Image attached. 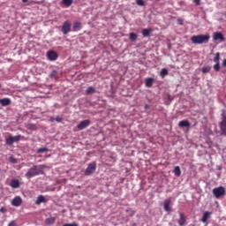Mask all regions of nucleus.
Returning a JSON list of instances; mask_svg holds the SVG:
<instances>
[{
	"label": "nucleus",
	"instance_id": "1",
	"mask_svg": "<svg viewBox=\"0 0 226 226\" xmlns=\"http://www.w3.org/2000/svg\"><path fill=\"white\" fill-rule=\"evenodd\" d=\"M43 169H45V165L43 164L34 165L28 170V171L25 174V176L28 179H30V177L40 176V174H43Z\"/></svg>",
	"mask_w": 226,
	"mask_h": 226
},
{
	"label": "nucleus",
	"instance_id": "2",
	"mask_svg": "<svg viewBox=\"0 0 226 226\" xmlns=\"http://www.w3.org/2000/svg\"><path fill=\"white\" fill-rule=\"evenodd\" d=\"M210 36L208 34H199L191 37V41L195 45H202L208 43Z\"/></svg>",
	"mask_w": 226,
	"mask_h": 226
},
{
	"label": "nucleus",
	"instance_id": "3",
	"mask_svg": "<svg viewBox=\"0 0 226 226\" xmlns=\"http://www.w3.org/2000/svg\"><path fill=\"white\" fill-rule=\"evenodd\" d=\"M221 122L219 124L221 135H224L226 137V110L222 109L221 114Z\"/></svg>",
	"mask_w": 226,
	"mask_h": 226
},
{
	"label": "nucleus",
	"instance_id": "4",
	"mask_svg": "<svg viewBox=\"0 0 226 226\" xmlns=\"http://www.w3.org/2000/svg\"><path fill=\"white\" fill-rule=\"evenodd\" d=\"M212 193L215 199H222V197H225V187H215L213 189Z\"/></svg>",
	"mask_w": 226,
	"mask_h": 226
},
{
	"label": "nucleus",
	"instance_id": "5",
	"mask_svg": "<svg viewBox=\"0 0 226 226\" xmlns=\"http://www.w3.org/2000/svg\"><path fill=\"white\" fill-rule=\"evenodd\" d=\"M20 137H22L20 134L17 136H9L5 139V143L7 146H12L15 142H19V140H20Z\"/></svg>",
	"mask_w": 226,
	"mask_h": 226
},
{
	"label": "nucleus",
	"instance_id": "6",
	"mask_svg": "<svg viewBox=\"0 0 226 226\" xmlns=\"http://www.w3.org/2000/svg\"><path fill=\"white\" fill-rule=\"evenodd\" d=\"M96 171V163L93 162L88 164L87 168L85 170V176H91L92 174H94Z\"/></svg>",
	"mask_w": 226,
	"mask_h": 226
},
{
	"label": "nucleus",
	"instance_id": "7",
	"mask_svg": "<svg viewBox=\"0 0 226 226\" xmlns=\"http://www.w3.org/2000/svg\"><path fill=\"white\" fill-rule=\"evenodd\" d=\"M63 34H68L72 31V23L70 21L64 22L61 29Z\"/></svg>",
	"mask_w": 226,
	"mask_h": 226
},
{
	"label": "nucleus",
	"instance_id": "8",
	"mask_svg": "<svg viewBox=\"0 0 226 226\" xmlns=\"http://www.w3.org/2000/svg\"><path fill=\"white\" fill-rule=\"evenodd\" d=\"M47 57L49 61H57L59 55H57V52L54 50H49L47 52Z\"/></svg>",
	"mask_w": 226,
	"mask_h": 226
},
{
	"label": "nucleus",
	"instance_id": "9",
	"mask_svg": "<svg viewBox=\"0 0 226 226\" xmlns=\"http://www.w3.org/2000/svg\"><path fill=\"white\" fill-rule=\"evenodd\" d=\"M90 124H91V120L89 119L83 120L77 125V128L78 130H86V128H87V126H89Z\"/></svg>",
	"mask_w": 226,
	"mask_h": 226
},
{
	"label": "nucleus",
	"instance_id": "10",
	"mask_svg": "<svg viewBox=\"0 0 226 226\" xmlns=\"http://www.w3.org/2000/svg\"><path fill=\"white\" fill-rule=\"evenodd\" d=\"M22 204V198L20 196H16L11 200V206H14V207H19Z\"/></svg>",
	"mask_w": 226,
	"mask_h": 226
},
{
	"label": "nucleus",
	"instance_id": "11",
	"mask_svg": "<svg viewBox=\"0 0 226 226\" xmlns=\"http://www.w3.org/2000/svg\"><path fill=\"white\" fill-rule=\"evenodd\" d=\"M170 204H171L170 199H167L164 200L163 206H164V211H166V213H170V211H172V207H170Z\"/></svg>",
	"mask_w": 226,
	"mask_h": 226
},
{
	"label": "nucleus",
	"instance_id": "12",
	"mask_svg": "<svg viewBox=\"0 0 226 226\" xmlns=\"http://www.w3.org/2000/svg\"><path fill=\"white\" fill-rule=\"evenodd\" d=\"M10 186L14 189L20 188V181L17 178H14L11 181Z\"/></svg>",
	"mask_w": 226,
	"mask_h": 226
},
{
	"label": "nucleus",
	"instance_id": "13",
	"mask_svg": "<svg viewBox=\"0 0 226 226\" xmlns=\"http://www.w3.org/2000/svg\"><path fill=\"white\" fill-rule=\"evenodd\" d=\"M11 104V100L10 98H3L0 99V105H2V107H8V105Z\"/></svg>",
	"mask_w": 226,
	"mask_h": 226
},
{
	"label": "nucleus",
	"instance_id": "14",
	"mask_svg": "<svg viewBox=\"0 0 226 226\" xmlns=\"http://www.w3.org/2000/svg\"><path fill=\"white\" fill-rule=\"evenodd\" d=\"M179 128H190L192 126V124L188 120H182L178 123Z\"/></svg>",
	"mask_w": 226,
	"mask_h": 226
},
{
	"label": "nucleus",
	"instance_id": "15",
	"mask_svg": "<svg viewBox=\"0 0 226 226\" xmlns=\"http://www.w3.org/2000/svg\"><path fill=\"white\" fill-rule=\"evenodd\" d=\"M211 215L212 213L209 212V211H207L203 214V216L201 218V222L202 223H207V220H209V218H211Z\"/></svg>",
	"mask_w": 226,
	"mask_h": 226
},
{
	"label": "nucleus",
	"instance_id": "16",
	"mask_svg": "<svg viewBox=\"0 0 226 226\" xmlns=\"http://www.w3.org/2000/svg\"><path fill=\"white\" fill-rule=\"evenodd\" d=\"M153 84H154V79L146 78V79H145L146 87H153Z\"/></svg>",
	"mask_w": 226,
	"mask_h": 226
},
{
	"label": "nucleus",
	"instance_id": "17",
	"mask_svg": "<svg viewBox=\"0 0 226 226\" xmlns=\"http://www.w3.org/2000/svg\"><path fill=\"white\" fill-rule=\"evenodd\" d=\"M43 202H47V200L45 199V196L43 195H39L37 197V200H35V204L36 206H40V204L43 203Z\"/></svg>",
	"mask_w": 226,
	"mask_h": 226
},
{
	"label": "nucleus",
	"instance_id": "18",
	"mask_svg": "<svg viewBox=\"0 0 226 226\" xmlns=\"http://www.w3.org/2000/svg\"><path fill=\"white\" fill-rule=\"evenodd\" d=\"M96 93V88L94 87H88L85 92V94H94Z\"/></svg>",
	"mask_w": 226,
	"mask_h": 226
},
{
	"label": "nucleus",
	"instance_id": "19",
	"mask_svg": "<svg viewBox=\"0 0 226 226\" xmlns=\"http://www.w3.org/2000/svg\"><path fill=\"white\" fill-rule=\"evenodd\" d=\"M186 223V217L183 213L180 214V218L178 219V224L183 226Z\"/></svg>",
	"mask_w": 226,
	"mask_h": 226
},
{
	"label": "nucleus",
	"instance_id": "20",
	"mask_svg": "<svg viewBox=\"0 0 226 226\" xmlns=\"http://www.w3.org/2000/svg\"><path fill=\"white\" fill-rule=\"evenodd\" d=\"M80 29H82V25L80 24V22H75L72 26V31L77 32L80 31Z\"/></svg>",
	"mask_w": 226,
	"mask_h": 226
},
{
	"label": "nucleus",
	"instance_id": "21",
	"mask_svg": "<svg viewBox=\"0 0 226 226\" xmlns=\"http://www.w3.org/2000/svg\"><path fill=\"white\" fill-rule=\"evenodd\" d=\"M153 31V29L149 28H145L142 30L141 34H142V36H144L145 38H147V36H149V34H151V32Z\"/></svg>",
	"mask_w": 226,
	"mask_h": 226
},
{
	"label": "nucleus",
	"instance_id": "22",
	"mask_svg": "<svg viewBox=\"0 0 226 226\" xmlns=\"http://www.w3.org/2000/svg\"><path fill=\"white\" fill-rule=\"evenodd\" d=\"M45 223L46 225H54V223H56V217L47 218Z\"/></svg>",
	"mask_w": 226,
	"mask_h": 226
},
{
	"label": "nucleus",
	"instance_id": "23",
	"mask_svg": "<svg viewBox=\"0 0 226 226\" xmlns=\"http://www.w3.org/2000/svg\"><path fill=\"white\" fill-rule=\"evenodd\" d=\"M62 4H64L66 8H70L73 4V0H62Z\"/></svg>",
	"mask_w": 226,
	"mask_h": 226
},
{
	"label": "nucleus",
	"instance_id": "24",
	"mask_svg": "<svg viewBox=\"0 0 226 226\" xmlns=\"http://www.w3.org/2000/svg\"><path fill=\"white\" fill-rule=\"evenodd\" d=\"M137 38H139V35L136 33H130L129 34V40H131V41H136Z\"/></svg>",
	"mask_w": 226,
	"mask_h": 226
},
{
	"label": "nucleus",
	"instance_id": "25",
	"mask_svg": "<svg viewBox=\"0 0 226 226\" xmlns=\"http://www.w3.org/2000/svg\"><path fill=\"white\" fill-rule=\"evenodd\" d=\"M214 40H222V41H223V40H224L223 34H222V33L216 32V33L214 34Z\"/></svg>",
	"mask_w": 226,
	"mask_h": 226
},
{
	"label": "nucleus",
	"instance_id": "26",
	"mask_svg": "<svg viewBox=\"0 0 226 226\" xmlns=\"http://www.w3.org/2000/svg\"><path fill=\"white\" fill-rule=\"evenodd\" d=\"M174 174L175 176H177V177H179V176H181V168L179 166L175 167Z\"/></svg>",
	"mask_w": 226,
	"mask_h": 226
},
{
	"label": "nucleus",
	"instance_id": "27",
	"mask_svg": "<svg viewBox=\"0 0 226 226\" xmlns=\"http://www.w3.org/2000/svg\"><path fill=\"white\" fill-rule=\"evenodd\" d=\"M213 61L214 63H220V52L215 53Z\"/></svg>",
	"mask_w": 226,
	"mask_h": 226
},
{
	"label": "nucleus",
	"instance_id": "28",
	"mask_svg": "<svg viewBox=\"0 0 226 226\" xmlns=\"http://www.w3.org/2000/svg\"><path fill=\"white\" fill-rule=\"evenodd\" d=\"M160 75L161 77H166V75H169V70L165 68L162 69Z\"/></svg>",
	"mask_w": 226,
	"mask_h": 226
},
{
	"label": "nucleus",
	"instance_id": "29",
	"mask_svg": "<svg viewBox=\"0 0 226 226\" xmlns=\"http://www.w3.org/2000/svg\"><path fill=\"white\" fill-rule=\"evenodd\" d=\"M211 72V66H206L202 68V73H209Z\"/></svg>",
	"mask_w": 226,
	"mask_h": 226
},
{
	"label": "nucleus",
	"instance_id": "30",
	"mask_svg": "<svg viewBox=\"0 0 226 226\" xmlns=\"http://www.w3.org/2000/svg\"><path fill=\"white\" fill-rule=\"evenodd\" d=\"M9 162L10 163H13V164H17L19 162V161L17 160V158H14L13 156H11L9 158Z\"/></svg>",
	"mask_w": 226,
	"mask_h": 226
},
{
	"label": "nucleus",
	"instance_id": "31",
	"mask_svg": "<svg viewBox=\"0 0 226 226\" xmlns=\"http://www.w3.org/2000/svg\"><path fill=\"white\" fill-rule=\"evenodd\" d=\"M136 4H138V6H144L146 3L144 0H136Z\"/></svg>",
	"mask_w": 226,
	"mask_h": 226
},
{
	"label": "nucleus",
	"instance_id": "32",
	"mask_svg": "<svg viewBox=\"0 0 226 226\" xmlns=\"http://www.w3.org/2000/svg\"><path fill=\"white\" fill-rule=\"evenodd\" d=\"M49 151V148L47 147H41L37 150V153H47Z\"/></svg>",
	"mask_w": 226,
	"mask_h": 226
},
{
	"label": "nucleus",
	"instance_id": "33",
	"mask_svg": "<svg viewBox=\"0 0 226 226\" xmlns=\"http://www.w3.org/2000/svg\"><path fill=\"white\" fill-rule=\"evenodd\" d=\"M214 70L215 72H218L220 70V63H215V64L214 65Z\"/></svg>",
	"mask_w": 226,
	"mask_h": 226
},
{
	"label": "nucleus",
	"instance_id": "34",
	"mask_svg": "<svg viewBox=\"0 0 226 226\" xmlns=\"http://www.w3.org/2000/svg\"><path fill=\"white\" fill-rule=\"evenodd\" d=\"M55 121H56V123H61V121H63V117H56L54 118Z\"/></svg>",
	"mask_w": 226,
	"mask_h": 226
},
{
	"label": "nucleus",
	"instance_id": "35",
	"mask_svg": "<svg viewBox=\"0 0 226 226\" xmlns=\"http://www.w3.org/2000/svg\"><path fill=\"white\" fill-rule=\"evenodd\" d=\"M57 75V71H52L50 73V77H56Z\"/></svg>",
	"mask_w": 226,
	"mask_h": 226
},
{
	"label": "nucleus",
	"instance_id": "36",
	"mask_svg": "<svg viewBox=\"0 0 226 226\" xmlns=\"http://www.w3.org/2000/svg\"><path fill=\"white\" fill-rule=\"evenodd\" d=\"M6 208L4 207H2L1 208H0V213H6Z\"/></svg>",
	"mask_w": 226,
	"mask_h": 226
},
{
	"label": "nucleus",
	"instance_id": "37",
	"mask_svg": "<svg viewBox=\"0 0 226 226\" xmlns=\"http://www.w3.org/2000/svg\"><path fill=\"white\" fill-rule=\"evenodd\" d=\"M195 3L196 6H199L200 4V0H193Z\"/></svg>",
	"mask_w": 226,
	"mask_h": 226
},
{
	"label": "nucleus",
	"instance_id": "38",
	"mask_svg": "<svg viewBox=\"0 0 226 226\" xmlns=\"http://www.w3.org/2000/svg\"><path fill=\"white\" fill-rule=\"evenodd\" d=\"M8 226H15V222H11L9 224H8Z\"/></svg>",
	"mask_w": 226,
	"mask_h": 226
},
{
	"label": "nucleus",
	"instance_id": "39",
	"mask_svg": "<svg viewBox=\"0 0 226 226\" xmlns=\"http://www.w3.org/2000/svg\"><path fill=\"white\" fill-rule=\"evenodd\" d=\"M222 66H223L224 68H226V59H224V60L222 61Z\"/></svg>",
	"mask_w": 226,
	"mask_h": 226
},
{
	"label": "nucleus",
	"instance_id": "40",
	"mask_svg": "<svg viewBox=\"0 0 226 226\" xmlns=\"http://www.w3.org/2000/svg\"><path fill=\"white\" fill-rule=\"evenodd\" d=\"M168 100H170V102H172V100H174V98L170 95H168Z\"/></svg>",
	"mask_w": 226,
	"mask_h": 226
},
{
	"label": "nucleus",
	"instance_id": "41",
	"mask_svg": "<svg viewBox=\"0 0 226 226\" xmlns=\"http://www.w3.org/2000/svg\"><path fill=\"white\" fill-rule=\"evenodd\" d=\"M178 24H179L180 26H183V20L179 19V20H178Z\"/></svg>",
	"mask_w": 226,
	"mask_h": 226
},
{
	"label": "nucleus",
	"instance_id": "42",
	"mask_svg": "<svg viewBox=\"0 0 226 226\" xmlns=\"http://www.w3.org/2000/svg\"><path fill=\"white\" fill-rule=\"evenodd\" d=\"M50 121H51V122H54V121H56V120H55L54 117H51V118H50Z\"/></svg>",
	"mask_w": 226,
	"mask_h": 226
},
{
	"label": "nucleus",
	"instance_id": "43",
	"mask_svg": "<svg viewBox=\"0 0 226 226\" xmlns=\"http://www.w3.org/2000/svg\"><path fill=\"white\" fill-rule=\"evenodd\" d=\"M29 0H22V3H27Z\"/></svg>",
	"mask_w": 226,
	"mask_h": 226
},
{
	"label": "nucleus",
	"instance_id": "44",
	"mask_svg": "<svg viewBox=\"0 0 226 226\" xmlns=\"http://www.w3.org/2000/svg\"><path fill=\"white\" fill-rule=\"evenodd\" d=\"M145 109H149V106H147V104H146Z\"/></svg>",
	"mask_w": 226,
	"mask_h": 226
}]
</instances>
